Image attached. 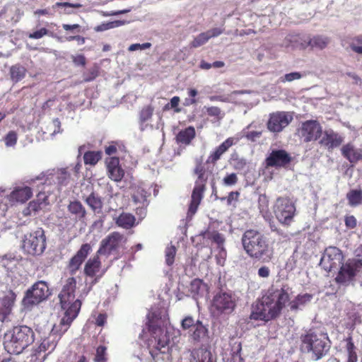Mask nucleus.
I'll list each match as a JSON object with an SVG mask.
<instances>
[{"label": "nucleus", "instance_id": "nucleus-1", "mask_svg": "<svg viewBox=\"0 0 362 362\" xmlns=\"http://www.w3.org/2000/svg\"><path fill=\"white\" fill-rule=\"evenodd\" d=\"M289 291L287 284H283L280 288L271 286L260 298L252 304L249 318L267 322L278 318L287 303L291 311H296L300 305L310 302L313 298L311 294L304 293L298 294L290 301Z\"/></svg>", "mask_w": 362, "mask_h": 362}, {"label": "nucleus", "instance_id": "nucleus-2", "mask_svg": "<svg viewBox=\"0 0 362 362\" xmlns=\"http://www.w3.org/2000/svg\"><path fill=\"white\" fill-rule=\"evenodd\" d=\"M146 325L151 334L148 339L150 354L155 358L158 354H165L169 348L170 336L168 330L169 317L166 313L155 310L148 314Z\"/></svg>", "mask_w": 362, "mask_h": 362}, {"label": "nucleus", "instance_id": "nucleus-3", "mask_svg": "<svg viewBox=\"0 0 362 362\" xmlns=\"http://www.w3.org/2000/svg\"><path fill=\"white\" fill-rule=\"evenodd\" d=\"M245 253L252 259L267 263L274 256V243L264 233L257 229L246 230L241 238Z\"/></svg>", "mask_w": 362, "mask_h": 362}, {"label": "nucleus", "instance_id": "nucleus-4", "mask_svg": "<svg viewBox=\"0 0 362 362\" xmlns=\"http://www.w3.org/2000/svg\"><path fill=\"white\" fill-rule=\"evenodd\" d=\"M76 288V280L74 277H69L66 279L60 293L59 298L61 307L65 310L64 315L60 321L61 331L64 333L74 320L78 316L81 310V301L75 299V291Z\"/></svg>", "mask_w": 362, "mask_h": 362}, {"label": "nucleus", "instance_id": "nucleus-5", "mask_svg": "<svg viewBox=\"0 0 362 362\" xmlns=\"http://www.w3.org/2000/svg\"><path fill=\"white\" fill-rule=\"evenodd\" d=\"M34 340L35 334L30 327L16 326L5 334L4 346L8 353L19 354Z\"/></svg>", "mask_w": 362, "mask_h": 362}, {"label": "nucleus", "instance_id": "nucleus-6", "mask_svg": "<svg viewBox=\"0 0 362 362\" xmlns=\"http://www.w3.org/2000/svg\"><path fill=\"white\" fill-rule=\"evenodd\" d=\"M300 349L303 352L312 353L313 358L318 361L324 357L330 349V340L327 334L309 330L300 337Z\"/></svg>", "mask_w": 362, "mask_h": 362}, {"label": "nucleus", "instance_id": "nucleus-7", "mask_svg": "<svg viewBox=\"0 0 362 362\" xmlns=\"http://www.w3.org/2000/svg\"><path fill=\"white\" fill-rule=\"evenodd\" d=\"M194 173L197 175V178L195 180V185L192 192L191 201L188 209V212L192 215L197 212L204 197V194L206 189L207 180L209 176L212 174V172L205 168L202 159H197L196 160Z\"/></svg>", "mask_w": 362, "mask_h": 362}, {"label": "nucleus", "instance_id": "nucleus-8", "mask_svg": "<svg viewBox=\"0 0 362 362\" xmlns=\"http://www.w3.org/2000/svg\"><path fill=\"white\" fill-rule=\"evenodd\" d=\"M236 307L235 300L230 293L220 291L213 297L211 312L214 315H229Z\"/></svg>", "mask_w": 362, "mask_h": 362}, {"label": "nucleus", "instance_id": "nucleus-9", "mask_svg": "<svg viewBox=\"0 0 362 362\" xmlns=\"http://www.w3.org/2000/svg\"><path fill=\"white\" fill-rule=\"evenodd\" d=\"M46 247V237L42 228L25 235L23 241V250L30 255H39Z\"/></svg>", "mask_w": 362, "mask_h": 362}, {"label": "nucleus", "instance_id": "nucleus-10", "mask_svg": "<svg viewBox=\"0 0 362 362\" xmlns=\"http://www.w3.org/2000/svg\"><path fill=\"white\" fill-rule=\"evenodd\" d=\"M51 294L48 284L45 281H38L27 290L23 303L25 305H38L46 300Z\"/></svg>", "mask_w": 362, "mask_h": 362}, {"label": "nucleus", "instance_id": "nucleus-11", "mask_svg": "<svg viewBox=\"0 0 362 362\" xmlns=\"http://www.w3.org/2000/svg\"><path fill=\"white\" fill-rule=\"evenodd\" d=\"M274 212L281 223L289 226L295 215L296 207L290 199L279 197L276 199Z\"/></svg>", "mask_w": 362, "mask_h": 362}, {"label": "nucleus", "instance_id": "nucleus-12", "mask_svg": "<svg viewBox=\"0 0 362 362\" xmlns=\"http://www.w3.org/2000/svg\"><path fill=\"white\" fill-rule=\"evenodd\" d=\"M297 134L305 143L319 141L322 134V127L317 120H306L298 128Z\"/></svg>", "mask_w": 362, "mask_h": 362}, {"label": "nucleus", "instance_id": "nucleus-13", "mask_svg": "<svg viewBox=\"0 0 362 362\" xmlns=\"http://www.w3.org/2000/svg\"><path fill=\"white\" fill-rule=\"evenodd\" d=\"M124 240H125L124 237L119 232L110 233L100 242L97 254L109 257L110 255L118 252Z\"/></svg>", "mask_w": 362, "mask_h": 362}, {"label": "nucleus", "instance_id": "nucleus-14", "mask_svg": "<svg viewBox=\"0 0 362 362\" xmlns=\"http://www.w3.org/2000/svg\"><path fill=\"white\" fill-rule=\"evenodd\" d=\"M341 251L337 247H329L325 249L320 262V266L326 272H331L343 260Z\"/></svg>", "mask_w": 362, "mask_h": 362}, {"label": "nucleus", "instance_id": "nucleus-15", "mask_svg": "<svg viewBox=\"0 0 362 362\" xmlns=\"http://www.w3.org/2000/svg\"><path fill=\"white\" fill-rule=\"evenodd\" d=\"M293 120V116L287 112L278 111L269 115L267 129L274 133L281 132Z\"/></svg>", "mask_w": 362, "mask_h": 362}, {"label": "nucleus", "instance_id": "nucleus-16", "mask_svg": "<svg viewBox=\"0 0 362 362\" xmlns=\"http://www.w3.org/2000/svg\"><path fill=\"white\" fill-rule=\"evenodd\" d=\"M360 267L354 259H349L345 264H342L335 277V281L341 285H348L352 281L357 272H360Z\"/></svg>", "mask_w": 362, "mask_h": 362}, {"label": "nucleus", "instance_id": "nucleus-17", "mask_svg": "<svg viewBox=\"0 0 362 362\" xmlns=\"http://www.w3.org/2000/svg\"><path fill=\"white\" fill-rule=\"evenodd\" d=\"M292 161V157L286 150H273L265 159L267 167L286 168Z\"/></svg>", "mask_w": 362, "mask_h": 362}, {"label": "nucleus", "instance_id": "nucleus-18", "mask_svg": "<svg viewBox=\"0 0 362 362\" xmlns=\"http://www.w3.org/2000/svg\"><path fill=\"white\" fill-rule=\"evenodd\" d=\"M241 138L238 136H231L227 138L223 142L218 146L208 156L206 163L215 165L221 156L228 151L233 145L238 143Z\"/></svg>", "mask_w": 362, "mask_h": 362}, {"label": "nucleus", "instance_id": "nucleus-19", "mask_svg": "<svg viewBox=\"0 0 362 362\" xmlns=\"http://www.w3.org/2000/svg\"><path fill=\"white\" fill-rule=\"evenodd\" d=\"M92 251V246L89 243L83 244L76 253L70 259L68 269L71 274H75L80 269L88 255Z\"/></svg>", "mask_w": 362, "mask_h": 362}, {"label": "nucleus", "instance_id": "nucleus-20", "mask_svg": "<svg viewBox=\"0 0 362 362\" xmlns=\"http://www.w3.org/2000/svg\"><path fill=\"white\" fill-rule=\"evenodd\" d=\"M344 142V137L333 129L322 131V134L318 141L321 146L329 151L339 147Z\"/></svg>", "mask_w": 362, "mask_h": 362}, {"label": "nucleus", "instance_id": "nucleus-21", "mask_svg": "<svg viewBox=\"0 0 362 362\" xmlns=\"http://www.w3.org/2000/svg\"><path fill=\"white\" fill-rule=\"evenodd\" d=\"M107 172L110 179L120 182L124 176V170L119 164L118 157H110L106 160Z\"/></svg>", "mask_w": 362, "mask_h": 362}, {"label": "nucleus", "instance_id": "nucleus-22", "mask_svg": "<svg viewBox=\"0 0 362 362\" xmlns=\"http://www.w3.org/2000/svg\"><path fill=\"white\" fill-rule=\"evenodd\" d=\"M341 153L352 164H356L362 160V149L356 148L351 143L344 145L341 148Z\"/></svg>", "mask_w": 362, "mask_h": 362}, {"label": "nucleus", "instance_id": "nucleus-23", "mask_svg": "<svg viewBox=\"0 0 362 362\" xmlns=\"http://www.w3.org/2000/svg\"><path fill=\"white\" fill-rule=\"evenodd\" d=\"M16 294L10 291L0 301V321L4 322L10 315L16 300Z\"/></svg>", "mask_w": 362, "mask_h": 362}, {"label": "nucleus", "instance_id": "nucleus-24", "mask_svg": "<svg viewBox=\"0 0 362 362\" xmlns=\"http://www.w3.org/2000/svg\"><path fill=\"white\" fill-rule=\"evenodd\" d=\"M329 42V39L327 37L322 35H316L313 37H307L300 42V47L302 49H306L308 47L317 48L323 49L325 48Z\"/></svg>", "mask_w": 362, "mask_h": 362}, {"label": "nucleus", "instance_id": "nucleus-25", "mask_svg": "<svg viewBox=\"0 0 362 362\" xmlns=\"http://www.w3.org/2000/svg\"><path fill=\"white\" fill-rule=\"evenodd\" d=\"M208 332L207 327L200 320H197L195 326L189 330V337L194 344H198L208 338Z\"/></svg>", "mask_w": 362, "mask_h": 362}, {"label": "nucleus", "instance_id": "nucleus-26", "mask_svg": "<svg viewBox=\"0 0 362 362\" xmlns=\"http://www.w3.org/2000/svg\"><path fill=\"white\" fill-rule=\"evenodd\" d=\"M189 362H216L213 358L211 351L206 348L199 347L191 351Z\"/></svg>", "mask_w": 362, "mask_h": 362}, {"label": "nucleus", "instance_id": "nucleus-27", "mask_svg": "<svg viewBox=\"0 0 362 362\" xmlns=\"http://www.w3.org/2000/svg\"><path fill=\"white\" fill-rule=\"evenodd\" d=\"M100 255H96L90 258L84 266V274L89 277H95L101 269V261L100 259Z\"/></svg>", "mask_w": 362, "mask_h": 362}, {"label": "nucleus", "instance_id": "nucleus-28", "mask_svg": "<svg viewBox=\"0 0 362 362\" xmlns=\"http://www.w3.org/2000/svg\"><path fill=\"white\" fill-rule=\"evenodd\" d=\"M33 192L30 187H23L16 188L10 194V200L25 203L31 198Z\"/></svg>", "mask_w": 362, "mask_h": 362}, {"label": "nucleus", "instance_id": "nucleus-29", "mask_svg": "<svg viewBox=\"0 0 362 362\" xmlns=\"http://www.w3.org/2000/svg\"><path fill=\"white\" fill-rule=\"evenodd\" d=\"M115 223L124 229H131L136 226V217L130 213L122 212L115 219Z\"/></svg>", "mask_w": 362, "mask_h": 362}, {"label": "nucleus", "instance_id": "nucleus-30", "mask_svg": "<svg viewBox=\"0 0 362 362\" xmlns=\"http://www.w3.org/2000/svg\"><path fill=\"white\" fill-rule=\"evenodd\" d=\"M68 211L75 216L76 219L82 220L86 216V210L81 202L78 200L70 202L67 206Z\"/></svg>", "mask_w": 362, "mask_h": 362}, {"label": "nucleus", "instance_id": "nucleus-31", "mask_svg": "<svg viewBox=\"0 0 362 362\" xmlns=\"http://www.w3.org/2000/svg\"><path fill=\"white\" fill-rule=\"evenodd\" d=\"M84 201L94 213L100 214L102 212L103 206L102 199L95 192H91Z\"/></svg>", "mask_w": 362, "mask_h": 362}, {"label": "nucleus", "instance_id": "nucleus-32", "mask_svg": "<svg viewBox=\"0 0 362 362\" xmlns=\"http://www.w3.org/2000/svg\"><path fill=\"white\" fill-rule=\"evenodd\" d=\"M196 132L194 127L189 126L179 132L176 136L177 143L189 145L195 137Z\"/></svg>", "mask_w": 362, "mask_h": 362}, {"label": "nucleus", "instance_id": "nucleus-33", "mask_svg": "<svg viewBox=\"0 0 362 362\" xmlns=\"http://www.w3.org/2000/svg\"><path fill=\"white\" fill-rule=\"evenodd\" d=\"M26 73L25 67L20 64L11 66L9 69L11 80L15 83L23 80L25 77Z\"/></svg>", "mask_w": 362, "mask_h": 362}, {"label": "nucleus", "instance_id": "nucleus-34", "mask_svg": "<svg viewBox=\"0 0 362 362\" xmlns=\"http://www.w3.org/2000/svg\"><path fill=\"white\" fill-rule=\"evenodd\" d=\"M348 203L351 206H357L362 203V189H351L346 194Z\"/></svg>", "mask_w": 362, "mask_h": 362}, {"label": "nucleus", "instance_id": "nucleus-35", "mask_svg": "<svg viewBox=\"0 0 362 362\" xmlns=\"http://www.w3.org/2000/svg\"><path fill=\"white\" fill-rule=\"evenodd\" d=\"M148 192L144 188L140 186H136L133 188L132 198L135 204H142L143 205L146 202Z\"/></svg>", "mask_w": 362, "mask_h": 362}, {"label": "nucleus", "instance_id": "nucleus-36", "mask_svg": "<svg viewBox=\"0 0 362 362\" xmlns=\"http://www.w3.org/2000/svg\"><path fill=\"white\" fill-rule=\"evenodd\" d=\"M102 158L101 151H88L83 155V160L86 165H95Z\"/></svg>", "mask_w": 362, "mask_h": 362}, {"label": "nucleus", "instance_id": "nucleus-37", "mask_svg": "<svg viewBox=\"0 0 362 362\" xmlns=\"http://www.w3.org/2000/svg\"><path fill=\"white\" fill-rule=\"evenodd\" d=\"M154 107L151 105L144 106L139 112V122L143 124L149 121L153 115Z\"/></svg>", "mask_w": 362, "mask_h": 362}, {"label": "nucleus", "instance_id": "nucleus-38", "mask_svg": "<svg viewBox=\"0 0 362 362\" xmlns=\"http://www.w3.org/2000/svg\"><path fill=\"white\" fill-rule=\"evenodd\" d=\"M100 68L97 64L84 71L83 74V81L90 82L95 80L99 75Z\"/></svg>", "mask_w": 362, "mask_h": 362}, {"label": "nucleus", "instance_id": "nucleus-39", "mask_svg": "<svg viewBox=\"0 0 362 362\" xmlns=\"http://www.w3.org/2000/svg\"><path fill=\"white\" fill-rule=\"evenodd\" d=\"M71 175L68 172L67 168H60L57 171V183L60 186H66L70 181Z\"/></svg>", "mask_w": 362, "mask_h": 362}, {"label": "nucleus", "instance_id": "nucleus-40", "mask_svg": "<svg viewBox=\"0 0 362 362\" xmlns=\"http://www.w3.org/2000/svg\"><path fill=\"white\" fill-rule=\"evenodd\" d=\"M126 21H114L108 23H104L95 27L94 30L96 32H102L104 30L122 26L124 25Z\"/></svg>", "mask_w": 362, "mask_h": 362}, {"label": "nucleus", "instance_id": "nucleus-41", "mask_svg": "<svg viewBox=\"0 0 362 362\" xmlns=\"http://www.w3.org/2000/svg\"><path fill=\"white\" fill-rule=\"evenodd\" d=\"M230 163L235 170H243L247 165V160L239 156L237 153H233L230 157Z\"/></svg>", "mask_w": 362, "mask_h": 362}, {"label": "nucleus", "instance_id": "nucleus-42", "mask_svg": "<svg viewBox=\"0 0 362 362\" xmlns=\"http://www.w3.org/2000/svg\"><path fill=\"white\" fill-rule=\"evenodd\" d=\"M206 32L201 33L190 42V47L192 48H197L206 44L209 39V36Z\"/></svg>", "mask_w": 362, "mask_h": 362}, {"label": "nucleus", "instance_id": "nucleus-43", "mask_svg": "<svg viewBox=\"0 0 362 362\" xmlns=\"http://www.w3.org/2000/svg\"><path fill=\"white\" fill-rule=\"evenodd\" d=\"M57 346V343L54 340H51L49 337L44 339L39 346L40 351H52Z\"/></svg>", "mask_w": 362, "mask_h": 362}, {"label": "nucleus", "instance_id": "nucleus-44", "mask_svg": "<svg viewBox=\"0 0 362 362\" xmlns=\"http://www.w3.org/2000/svg\"><path fill=\"white\" fill-rule=\"evenodd\" d=\"M176 252V247L173 245L167 247V248L165 249V263L168 266H172L173 264L175 262Z\"/></svg>", "mask_w": 362, "mask_h": 362}, {"label": "nucleus", "instance_id": "nucleus-45", "mask_svg": "<svg viewBox=\"0 0 362 362\" xmlns=\"http://www.w3.org/2000/svg\"><path fill=\"white\" fill-rule=\"evenodd\" d=\"M37 201H32L29 203V208L35 211H38L41 209V204L42 202H39V200L42 199L43 201H45L47 199V197L45 195V193L39 192L37 195Z\"/></svg>", "mask_w": 362, "mask_h": 362}, {"label": "nucleus", "instance_id": "nucleus-46", "mask_svg": "<svg viewBox=\"0 0 362 362\" xmlns=\"http://www.w3.org/2000/svg\"><path fill=\"white\" fill-rule=\"evenodd\" d=\"M106 347L105 346H99L96 349L94 358L95 362H107Z\"/></svg>", "mask_w": 362, "mask_h": 362}, {"label": "nucleus", "instance_id": "nucleus-47", "mask_svg": "<svg viewBox=\"0 0 362 362\" xmlns=\"http://www.w3.org/2000/svg\"><path fill=\"white\" fill-rule=\"evenodd\" d=\"M362 37L360 36L356 37L353 39V42L350 44V47L352 51L357 54H362Z\"/></svg>", "mask_w": 362, "mask_h": 362}, {"label": "nucleus", "instance_id": "nucleus-48", "mask_svg": "<svg viewBox=\"0 0 362 362\" xmlns=\"http://www.w3.org/2000/svg\"><path fill=\"white\" fill-rule=\"evenodd\" d=\"M302 76L303 75L300 72H291L285 74L283 77H281L279 80L281 83L291 82L294 80H298L301 78Z\"/></svg>", "mask_w": 362, "mask_h": 362}, {"label": "nucleus", "instance_id": "nucleus-49", "mask_svg": "<svg viewBox=\"0 0 362 362\" xmlns=\"http://www.w3.org/2000/svg\"><path fill=\"white\" fill-rule=\"evenodd\" d=\"M207 238L216 243L218 246L222 245L225 241L223 235L217 231L209 233Z\"/></svg>", "mask_w": 362, "mask_h": 362}, {"label": "nucleus", "instance_id": "nucleus-50", "mask_svg": "<svg viewBox=\"0 0 362 362\" xmlns=\"http://www.w3.org/2000/svg\"><path fill=\"white\" fill-rule=\"evenodd\" d=\"M195 325L196 321L191 316L185 317L181 322V327L184 330L191 329L195 326Z\"/></svg>", "mask_w": 362, "mask_h": 362}, {"label": "nucleus", "instance_id": "nucleus-51", "mask_svg": "<svg viewBox=\"0 0 362 362\" xmlns=\"http://www.w3.org/2000/svg\"><path fill=\"white\" fill-rule=\"evenodd\" d=\"M238 177L234 173L227 174L223 179V182L226 186H233L237 184Z\"/></svg>", "mask_w": 362, "mask_h": 362}, {"label": "nucleus", "instance_id": "nucleus-52", "mask_svg": "<svg viewBox=\"0 0 362 362\" xmlns=\"http://www.w3.org/2000/svg\"><path fill=\"white\" fill-rule=\"evenodd\" d=\"M49 33V31L47 28H42L40 30L30 33L28 34V37L30 39H40L42 37L47 35Z\"/></svg>", "mask_w": 362, "mask_h": 362}, {"label": "nucleus", "instance_id": "nucleus-53", "mask_svg": "<svg viewBox=\"0 0 362 362\" xmlns=\"http://www.w3.org/2000/svg\"><path fill=\"white\" fill-rule=\"evenodd\" d=\"M240 192L238 191L230 192L226 197H221V200H226L227 204L230 206L233 202H238L240 197Z\"/></svg>", "mask_w": 362, "mask_h": 362}, {"label": "nucleus", "instance_id": "nucleus-54", "mask_svg": "<svg viewBox=\"0 0 362 362\" xmlns=\"http://www.w3.org/2000/svg\"><path fill=\"white\" fill-rule=\"evenodd\" d=\"M17 142V134L14 131L9 132L5 137V144L8 146H14Z\"/></svg>", "mask_w": 362, "mask_h": 362}, {"label": "nucleus", "instance_id": "nucleus-55", "mask_svg": "<svg viewBox=\"0 0 362 362\" xmlns=\"http://www.w3.org/2000/svg\"><path fill=\"white\" fill-rule=\"evenodd\" d=\"M344 341L346 342V351H347V354H356V346L354 345V343L353 341V338L351 337V335H349V337H347Z\"/></svg>", "mask_w": 362, "mask_h": 362}, {"label": "nucleus", "instance_id": "nucleus-56", "mask_svg": "<svg viewBox=\"0 0 362 362\" xmlns=\"http://www.w3.org/2000/svg\"><path fill=\"white\" fill-rule=\"evenodd\" d=\"M72 62L76 66H85L86 64V58L83 54H77L71 57Z\"/></svg>", "mask_w": 362, "mask_h": 362}, {"label": "nucleus", "instance_id": "nucleus-57", "mask_svg": "<svg viewBox=\"0 0 362 362\" xmlns=\"http://www.w3.org/2000/svg\"><path fill=\"white\" fill-rule=\"evenodd\" d=\"M151 47V44L150 42H145L143 44L136 43V44L131 45L129 47L128 50L129 52H134V51H136L138 49H148V48H150Z\"/></svg>", "mask_w": 362, "mask_h": 362}, {"label": "nucleus", "instance_id": "nucleus-58", "mask_svg": "<svg viewBox=\"0 0 362 362\" xmlns=\"http://www.w3.org/2000/svg\"><path fill=\"white\" fill-rule=\"evenodd\" d=\"M242 346L240 343L238 346L237 351L232 354L230 362H244V359L242 358L240 354Z\"/></svg>", "mask_w": 362, "mask_h": 362}, {"label": "nucleus", "instance_id": "nucleus-59", "mask_svg": "<svg viewBox=\"0 0 362 362\" xmlns=\"http://www.w3.org/2000/svg\"><path fill=\"white\" fill-rule=\"evenodd\" d=\"M206 113L208 115L211 117H216L221 119L222 117L221 116V109L218 107L211 106L206 108Z\"/></svg>", "mask_w": 362, "mask_h": 362}, {"label": "nucleus", "instance_id": "nucleus-60", "mask_svg": "<svg viewBox=\"0 0 362 362\" xmlns=\"http://www.w3.org/2000/svg\"><path fill=\"white\" fill-rule=\"evenodd\" d=\"M345 225L347 228L353 229L357 224L356 218L354 216H346L344 218Z\"/></svg>", "mask_w": 362, "mask_h": 362}, {"label": "nucleus", "instance_id": "nucleus-61", "mask_svg": "<svg viewBox=\"0 0 362 362\" xmlns=\"http://www.w3.org/2000/svg\"><path fill=\"white\" fill-rule=\"evenodd\" d=\"M82 6L81 4L78 3H69V2H57L54 5H53V8L57 7H70V8H79Z\"/></svg>", "mask_w": 362, "mask_h": 362}, {"label": "nucleus", "instance_id": "nucleus-62", "mask_svg": "<svg viewBox=\"0 0 362 362\" xmlns=\"http://www.w3.org/2000/svg\"><path fill=\"white\" fill-rule=\"evenodd\" d=\"M224 31L223 28H214L211 30L206 31V35L209 36V39L211 37H216L221 35Z\"/></svg>", "mask_w": 362, "mask_h": 362}, {"label": "nucleus", "instance_id": "nucleus-63", "mask_svg": "<svg viewBox=\"0 0 362 362\" xmlns=\"http://www.w3.org/2000/svg\"><path fill=\"white\" fill-rule=\"evenodd\" d=\"M180 101V97L174 96L170 99V101L169 103L172 109H173L175 112H180L181 111L180 108L178 107Z\"/></svg>", "mask_w": 362, "mask_h": 362}, {"label": "nucleus", "instance_id": "nucleus-64", "mask_svg": "<svg viewBox=\"0 0 362 362\" xmlns=\"http://www.w3.org/2000/svg\"><path fill=\"white\" fill-rule=\"evenodd\" d=\"M261 135H262L261 132L251 131V132H247L245 134V137L247 138L250 141H255L256 140V139L260 137Z\"/></svg>", "mask_w": 362, "mask_h": 362}]
</instances>
